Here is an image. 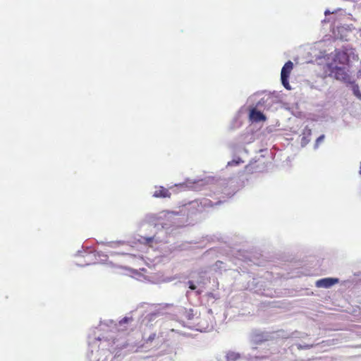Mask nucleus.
I'll use <instances>...</instances> for the list:
<instances>
[{
  "mask_svg": "<svg viewBox=\"0 0 361 361\" xmlns=\"http://www.w3.org/2000/svg\"><path fill=\"white\" fill-rule=\"evenodd\" d=\"M293 68V63L292 61H287L281 69V79L283 87L287 90H290V86L288 82V78Z\"/></svg>",
  "mask_w": 361,
  "mask_h": 361,
  "instance_id": "obj_1",
  "label": "nucleus"
},
{
  "mask_svg": "<svg viewBox=\"0 0 361 361\" xmlns=\"http://www.w3.org/2000/svg\"><path fill=\"white\" fill-rule=\"evenodd\" d=\"M330 75L334 77L336 80L345 82L349 78V75L345 68L337 66L332 68Z\"/></svg>",
  "mask_w": 361,
  "mask_h": 361,
  "instance_id": "obj_2",
  "label": "nucleus"
},
{
  "mask_svg": "<svg viewBox=\"0 0 361 361\" xmlns=\"http://www.w3.org/2000/svg\"><path fill=\"white\" fill-rule=\"evenodd\" d=\"M338 282V279L334 278H324L319 279L316 281V286L317 288H328L334 286Z\"/></svg>",
  "mask_w": 361,
  "mask_h": 361,
  "instance_id": "obj_3",
  "label": "nucleus"
},
{
  "mask_svg": "<svg viewBox=\"0 0 361 361\" xmlns=\"http://www.w3.org/2000/svg\"><path fill=\"white\" fill-rule=\"evenodd\" d=\"M250 118L252 121L255 122L264 121L266 120V116L261 111L253 109L250 111Z\"/></svg>",
  "mask_w": 361,
  "mask_h": 361,
  "instance_id": "obj_4",
  "label": "nucleus"
},
{
  "mask_svg": "<svg viewBox=\"0 0 361 361\" xmlns=\"http://www.w3.org/2000/svg\"><path fill=\"white\" fill-rule=\"evenodd\" d=\"M171 195V192H169V190L167 188H166L163 186H159V187L157 188L156 190L154 192L153 196L154 197L165 198V197H170Z\"/></svg>",
  "mask_w": 361,
  "mask_h": 361,
  "instance_id": "obj_5",
  "label": "nucleus"
},
{
  "mask_svg": "<svg viewBox=\"0 0 361 361\" xmlns=\"http://www.w3.org/2000/svg\"><path fill=\"white\" fill-rule=\"evenodd\" d=\"M240 358V355L235 352H228L226 354V361H237Z\"/></svg>",
  "mask_w": 361,
  "mask_h": 361,
  "instance_id": "obj_6",
  "label": "nucleus"
},
{
  "mask_svg": "<svg viewBox=\"0 0 361 361\" xmlns=\"http://www.w3.org/2000/svg\"><path fill=\"white\" fill-rule=\"evenodd\" d=\"M353 91L354 94L359 99H361V92L359 90V87L357 85H354L353 87Z\"/></svg>",
  "mask_w": 361,
  "mask_h": 361,
  "instance_id": "obj_7",
  "label": "nucleus"
},
{
  "mask_svg": "<svg viewBox=\"0 0 361 361\" xmlns=\"http://www.w3.org/2000/svg\"><path fill=\"white\" fill-rule=\"evenodd\" d=\"M157 338V334H156V333H152V334H151L147 337V338H146L145 342H146L147 343H152V342H153V341L155 340V338Z\"/></svg>",
  "mask_w": 361,
  "mask_h": 361,
  "instance_id": "obj_8",
  "label": "nucleus"
},
{
  "mask_svg": "<svg viewBox=\"0 0 361 361\" xmlns=\"http://www.w3.org/2000/svg\"><path fill=\"white\" fill-rule=\"evenodd\" d=\"M133 321V318L132 317H124L123 319H122L120 322H119V325L121 326L124 324H128L130 322Z\"/></svg>",
  "mask_w": 361,
  "mask_h": 361,
  "instance_id": "obj_9",
  "label": "nucleus"
},
{
  "mask_svg": "<svg viewBox=\"0 0 361 361\" xmlns=\"http://www.w3.org/2000/svg\"><path fill=\"white\" fill-rule=\"evenodd\" d=\"M202 204L204 207H213L214 205V204L209 200H204Z\"/></svg>",
  "mask_w": 361,
  "mask_h": 361,
  "instance_id": "obj_10",
  "label": "nucleus"
},
{
  "mask_svg": "<svg viewBox=\"0 0 361 361\" xmlns=\"http://www.w3.org/2000/svg\"><path fill=\"white\" fill-rule=\"evenodd\" d=\"M188 285H189V288H190V290H196V288H197V287H196V286L195 285V283H194V282H193V281H189L188 282Z\"/></svg>",
  "mask_w": 361,
  "mask_h": 361,
  "instance_id": "obj_11",
  "label": "nucleus"
},
{
  "mask_svg": "<svg viewBox=\"0 0 361 361\" xmlns=\"http://www.w3.org/2000/svg\"><path fill=\"white\" fill-rule=\"evenodd\" d=\"M312 347H313V345H304V346H302L301 345H298V348L300 349V350H301V349H310V348H311Z\"/></svg>",
  "mask_w": 361,
  "mask_h": 361,
  "instance_id": "obj_12",
  "label": "nucleus"
},
{
  "mask_svg": "<svg viewBox=\"0 0 361 361\" xmlns=\"http://www.w3.org/2000/svg\"><path fill=\"white\" fill-rule=\"evenodd\" d=\"M324 138V135H321L319 136L317 139V144H319V142H321Z\"/></svg>",
  "mask_w": 361,
  "mask_h": 361,
  "instance_id": "obj_13",
  "label": "nucleus"
},
{
  "mask_svg": "<svg viewBox=\"0 0 361 361\" xmlns=\"http://www.w3.org/2000/svg\"><path fill=\"white\" fill-rule=\"evenodd\" d=\"M207 296L210 298H214V294L212 293H208Z\"/></svg>",
  "mask_w": 361,
  "mask_h": 361,
  "instance_id": "obj_14",
  "label": "nucleus"
},
{
  "mask_svg": "<svg viewBox=\"0 0 361 361\" xmlns=\"http://www.w3.org/2000/svg\"><path fill=\"white\" fill-rule=\"evenodd\" d=\"M201 293H202V291H201L200 290H196V294H197V295H200Z\"/></svg>",
  "mask_w": 361,
  "mask_h": 361,
  "instance_id": "obj_15",
  "label": "nucleus"
}]
</instances>
